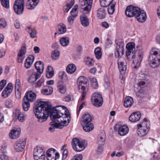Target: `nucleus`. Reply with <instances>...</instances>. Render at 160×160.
<instances>
[{
	"label": "nucleus",
	"mask_w": 160,
	"mask_h": 160,
	"mask_svg": "<svg viewBox=\"0 0 160 160\" xmlns=\"http://www.w3.org/2000/svg\"><path fill=\"white\" fill-rule=\"evenodd\" d=\"M5 106L8 108L12 107V101L11 100H8L6 101Z\"/></svg>",
	"instance_id": "nucleus-58"
},
{
	"label": "nucleus",
	"mask_w": 160,
	"mask_h": 160,
	"mask_svg": "<svg viewBox=\"0 0 160 160\" xmlns=\"http://www.w3.org/2000/svg\"><path fill=\"white\" fill-rule=\"evenodd\" d=\"M141 117V114L139 112L132 113L129 118V120L132 122H136L139 121Z\"/></svg>",
	"instance_id": "nucleus-23"
},
{
	"label": "nucleus",
	"mask_w": 160,
	"mask_h": 160,
	"mask_svg": "<svg viewBox=\"0 0 160 160\" xmlns=\"http://www.w3.org/2000/svg\"><path fill=\"white\" fill-rule=\"evenodd\" d=\"M28 75L29 76L28 81L31 83L34 82L39 78L41 75L38 72H35L33 69H31L28 71Z\"/></svg>",
	"instance_id": "nucleus-10"
},
{
	"label": "nucleus",
	"mask_w": 160,
	"mask_h": 160,
	"mask_svg": "<svg viewBox=\"0 0 160 160\" xmlns=\"http://www.w3.org/2000/svg\"><path fill=\"white\" fill-rule=\"evenodd\" d=\"M92 118L88 113H85L81 120V124L83 130L86 132L91 131L94 128L93 124L91 122Z\"/></svg>",
	"instance_id": "nucleus-4"
},
{
	"label": "nucleus",
	"mask_w": 160,
	"mask_h": 160,
	"mask_svg": "<svg viewBox=\"0 0 160 160\" xmlns=\"http://www.w3.org/2000/svg\"><path fill=\"white\" fill-rule=\"evenodd\" d=\"M0 158L1 160H9L8 156L5 154V152L0 154Z\"/></svg>",
	"instance_id": "nucleus-54"
},
{
	"label": "nucleus",
	"mask_w": 160,
	"mask_h": 160,
	"mask_svg": "<svg viewBox=\"0 0 160 160\" xmlns=\"http://www.w3.org/2000/svg\"><path fill=\"white\" fill-rule=\"evenodd\" d=\"M125 14L128 17H135L137 20L141 22H144L146 20V13L139 8L132 5L128 6L126 9Z\"/></svg>",
	"instance_id": "nucleus-3"
},
{
	"label": "nucleus",
	"mask_w": 160,
	"mask_h": 160,
	"mask_svg": "<svg viewBox=\"0 0 160 160\" xmlns=\"http://www.w3.org/2000/svg\"><path fill=\"white\" fill-rule=\"evenodd\" d=\"M116 3L114 2L110 7L108 8V12L109 14H112L115 11V7L116 5Z\"/></svg>",
	"instance_id": "nucleus-48"
},
{
	"label": "nucleus",
	"mask_w": 160,
	"mask_h": 160,
	"mask_svg": "<svg viewBox=\"0 0 160 160\" xmlns=\"http://www.w3.org/2000/svg\"><path fill=\"white\" fill-rule=\"evenodd\" d=\"M104 86L106 89L108 88L110 86L109 81L107 77L105 79Z\"/></svg>",
	"instance_id": "nucleus-52"
},
{
	"label": "nucleus",
	"mask_w": 160,
	"mask_h": 160,
	"mask_svg": "<svg viewBox=\"0 0 160 160\" xmlns=\"http://www.w3.org/2000/svg\"><path fill=\"white\" fill-rule=\"evenodd\" d=\"M87 143L85 140H79L77 138H73L72 141L73 149L78 152L82 151L87 146Z\"/></svg>",
	"instance_id": "nucleus-6"
},
{
	"label": "nucleus",
	"mask_w": 160,
	"mask_h": 160,
	"mask_svg": "<svg viewBox=\"0 0 160 160\" xmlns=\"http://www.w3.org/2000/svg\"><path fill=\"white\" fill-rule=\"evenodd\" d=\"M75 17H73L72 16H70L68 18V23L72 24L74 20Z\"/></svg>",
	"instance_id": "nucleus-61"
},
{
	"label": "nucleus",
	"mask_w": 160,
	"mask_h": 160,
	"mask_svg": "<svg viewBox=\"0 0 160 160\" xmlns=\"http://www.w3.org/2000/svg\"><path fill=\"white\" fill-rule=\"evenodd\" d=\"M85 63L89 67L92 66L94 65V62L93 59L89 57H88L87 60H85Z\"/></svg>",
	"instance_id": "nucleus-50"
},
{
	"label": "nucleus",
	"mask_w": 160,
	"mask_h": 160,
	"mask_svg": "<svg viewBox=\"0 0 160 160\" xmlns=\"http://www.w3.org/2000/svg\"><path fill=\"white\" fill-rule=\"evenodd\" d=\"M27 30L29 33L30 37L32 38H34L36 36L37 32L36 30L31 27V26L27 27Z\"/></svg>",
	"instance_id": "nucleus-33"
},
{
	"label": "nucleus",
	"mask_w": 160,
	"mask_h": 160,
	"mask_svg": "<svg viewBox=\"0 0 160 160\" xmlns=\"http://www.w3.org/2000/svg\"><path fill=\"white\" fill-rule=\"evenodd\" d=\"M45 155L41 156L39 157H34L35 160H45Z\"/></svg>",
	"instance_id": "nucleus-64"
},
{
	"label": "nucleus",
	"mask_w": 160,
	"mask_h": 160,
	"mask_svg": "<svg viewBox=\"0 0 160 160\" xmlns=\"http://www.w3.org/2000/svg\"><path fill=\"white\" fill-rule=\"evenodd\" d=\"M39 2V0H28L26 2V7L28 9L32 10L38 4Z\"/></svg>",
	"instance_id": "nucleus-20"
},
{
	"label": "nucleus",
	"mask_w": 160,
	"mask_h": 160,
	"mask_svg": "<svg viewBox=\"0 0 160 160\" xmlns=\"http://www.w3.org/2000/svg\"><path fill=\"white\" fill-rule=\"evenodd\" d=\"M2 6L6 9L9 8V0H0Z\"/></svg>",
	"instance_id": "nucleus-41"
},
{
	"label": "nucleus",
	"mask_w": 160,
	"mask_h": 160,
	"mask_svg": "<svg viewBox=\"0 0 160 160\" xmlns=\"http://www.w3.org/2000/svg\"><path fill=\"white\" fill-rule=\"evenodd\" d=\"M76 70V67L75 65L71 64L68 65L66 68L67 72L69 74H72L75 72Z\"/></svg>",
	"instance_id": "nucleus-34"
},
{
	"label": "nucleus",
	"mask_w": 160,
	"mask_h": 160,
	"mask_svg": "<svg viewBox=\"0 0 160 160\" xmlns=\"http://www.w3.org/2000/svg\"><path fill=\"white\" fill-rule=\"evenodd\" d=\"M20 132V129L19 128H13L9 134V136L12 139L17 138L19 136Z\"/></svg>",
	"instance_id": "nucleus-21"
},
{
	"label": "nucleus",
	"mask_w": 160,
	"mask_h": 160,
	"mask_svg": "<svg viewBox=\"0 0 160 160\" xmlns=\"http://www.w3.org/2000/svg\"><path fill=\"white\" fill-rule=\"evenodd\" d=\"M58 89L61 93H65L66 92V86L63 85H59L58 86Z\"/></svg>",
	"instance_id": "nucleus-49"
},
{
	"label": "nucleus",
	"mask_w": 160,
	"mask_h": 160,
	"mask_svg": "<svg viewBox=\"0 0 160 160\" xmlns=\"http://www.w3.org/2000/svg\"><path fill=\"white\" fill-rule=\"evenodd\" d=\"M55 151V150L53 148H51L47 151L46 154L47 156V160H56V158L52 157V155L54 154Z\"/></svg>",
	"instance_id": "nucleus-27"
},
{
	"label": "nucleus",
	"mask_w": 160,
	"mask_h": 160,
	"mask_svg": "<svg viewBox=\"0 0 160 160\" xmlns=\"http://www.w3.org/2000/svg\"><path fill=\"white\" fill-rule=\"evenodd\" d=\"M71 98V96L70 95H68L65 97L64 100L66 102H69L70 101Z\"/></svg>",
	"instance_id": "nucleus-63"
},
{
	"label": "nucleus",
	"mask_w": 160,
	"mask_h": 160,
	"mask_svg": "<svg viewBox=\"0 0 160 160\" xmlns=\"http://www.w3.org/2000/svg\"><path fill=\"white\" fill-rule=\"evenodd\" d=\"M26 48L25 45H23L21 49L19 50L18 54V62L20 63H22L25 57V54L26 52Z\"/></svg>",
	"instance_id": "nucleus-16"
},
{
	"label": "nucleus",
	"mask_w": 160,
	"mask_h": 160,
	"mask_svg": "<svg viewBox=\"0 0 160 160\" xmlns=\"http://www.w3.org/2000/svg\"><path fill=\"white\" fill-rule=\"evenodd\" d=\"M36 98V93L31 91L26 93L23 99L30 102H32L35 101Z\"/></svg>",
	"instance_id": "nucleus-13"
},
{
	"label": "nucleus",
	"mask_w": 160,
	"mask_h": 160,
	"mask_svg": "<svg viewBox=\"0 0 160 160\" xmlns=\"http://www.w3.org/2000/svg\"><path fill=\"white\" fill-rule=\"evenodd\" d=\"M67 30L66 26L62 23L59 24L58 26V33L59 34L64 33Z\"/></svg>",
	"instance_id": "nucleus-31"
},
{
	"label": "nucleus",
	"mask_w": 160,
	"mask_h": 160,
	"mask_svg": "<svg viewBox=\"0 0 160 160\" xmlns=\"http://www.w3.org/2000/svg\"><path fill=\"white\" fill-rule=\"evenodd\" d=\"M138 134L140 137H143L146 135L149 131L148 129L138 127Z\"/></svg>",
	"instance_id": "nucleus-32"
},
{
	"label": "nucleus",
	"mask_w": 160,
	"mask_h": 160,
	"mask_svg": "<svg viewBox=\"0 0 160 160\" xmlns=\"http://www.w3.org/2000/svg\"><path fill=\"white\" fill-rule=\"evenodd\" d=\"M94 53L96 58L98 59H100L102 56L101 48L100 47L96 48L94 50Z\"/></svg>",
	"instance_id": "nucleus-39"
},
{
	"label": "nucleus",
	"mask_w": 160,
	"mask_h": 160,
	"mask_svg": "<svg viewBox=\"0 0 160 160\" xmlns=\"http://www.w3.org/2000/svg\"><path fill=\"white\" fill-rule=\"evenodd\" d=\"M133 102L132 98L130 97H127L125 99L124 105L126 108H128L131 106Z\"/></svg>",
	"instance_id": "nucleus-29"
},
{
	"label": "nucleus",
	"mask_w": 160,
	"mask_h": 160,
	"mask_svg": "<svg viewBox=\"0 0 160 160\" xmlns=\"http://www.w3.org/2000/svg\"><path fill=\"white\" fill-rule=\"evenodd\" d=\"M93 2V0H79L80 10L83 14L80 16V20L83 26L87 27L89 25V19L85 14H88L90 12Z\"/></svg>",
	"instance_id": "nucleus-2"
},
{
	"label": "nucleus",
	"mask_w": 160,
	"mask_h": 160,
	"mask_svg": "<svg viewBox=\"0 0 160 160\" xmlns=\"http://www.w3.org/2000/svg\"><path fill=\"white\" fill-rule=\"evenodd\" d=\"M6 84V81L2 80L0 82V91L4 88Z\"/></svg>",
	"instance_id": "nucleus-55"
},
{
	"label": "nucleus",
	"mask_w": 160,
	"mask_h": 160,
	"mask_svg": "<svg viewBox=\"0 0 160 160\" xmlns=\"http://www.w3.org/2000/svg\"><path fill=\"white\" fill-rule=\"evenodd\" d=\"M124 48L123 43L121 42V43L119 42L116 49L115 55L116 58H118L119 57L122 55L124 53Z\"/></svg>",
	"instance_id": "nucleus-17"
},
{
	"label": "nucleus",
	"mask_w": 160,
	"mask_h": 160,
	"mask_svg": "<svg viewBox=\"0 0 160 160\" xmlns=\"http://www.w3.org/2000/svg\"><path fill=\"white\" fill-rule=\"evenodd\" d=\"M78 8V5H76L74 6L71 12V16H72L75 18L77 17L78 13V12L77 11Z\"/></svg>",
	"instance_id": "nucleus-45"
},
{
	"label": "nucleus",
	"mask_w": 160,
	"mask_h": 160,
	"mask_svg": "<svg viewBox=\"0 0 160 160\" xmlns=\"http://www.w3.org/2000/svg\"><path fill=\"white\" fill-rule=\"evenodd\" d=\"M78 83V85H80V86L82 84L85 85L88 82V79L85 77L81 76L79 77L77 80Z\"/></svg>",
	"instance_id": "nucleus-35"
},
{
	"label": "nucleus",
	"mask_w": 160,
	"mask_h": 160,
	"mask_svg": "<svg viewBox=\"0 0 160 160\" xmlns=\"http://www.w3.org/2000/svg\"><path fill=\"white\" fill-rule=\"evenodd\" d=\"M91 100L93 105L97 107L101 106L103 102L102 97L98 93H94L92 97Z\"/></svg>",
	"instance_id": "nucleus-9"
},
{
	"label": "nucleus",
	"mask_w": 160,
	"mask_h": 160,
	"mask_svg": "<svg viewBox=\"0 0 160 160\" xmlns=\"http://www.w3.org/2000/svg\"><path fill=\"white\" fill-rule=\"evenodd\" d=\"M44 79L41 78L35 84V87L37 88H40L41 85L44 83Z\"/></svg>",
	"instance_id": "nucleus-51"
},
{
	"label": "nucleus",
	"mask_w": 160,
	"mask_h": 160,
	"mask_svg": "<svg viewBox=\"0 0 160 160\" xmlns=\"http://www.w3.org/2000/svg\"><path fill=\"white\" fill-rule=\"evenodd\" d=\"M59 78L62 80L63 81H66L68 79V78L65 72H60L59 74Z\"/></svg>",
	"instance_id": "nucleus-46"
},
{
	"label": "nucleus",
	"mask_w": 160,
	"mask_h": 160,
	"mask_svg": "<svg viewBox=\"0 0 160 160\" xmlns=\"http://www.w3.org/2000/svg\"><path fill=\"white\" fill-rule=\"evenodd\" d=\"M53 74L54 71L53 68L50 66H48L46 74L47 77L50 78L53 76Z\"/></svg>",
	"instance_id": "nucleus-36"
},
{
	"label": "nucleus",
	"mask_w": 160,
	"mask_h": 160,
	"mask_svg": "<svg viewBox=\"0 0 160 160\" xmlns=\"http://www.w3.org/2000/svg\"><path fill=\"white\" fill-rule=\"evenodd\" d=\"M24 0H16L13 7L15 12L18 15L22 14L24 10Z\"/></svg>",
	"instance_id": "nucleus-8"
},
{
	"label": "nucleus",
	"mask_w": 160,
	"mask_h": 160,
	"mask_svg": "<svg viewBox=\"0 0 160 160\" xmlns=\"http://www.w3.org/2000/svg\"><path fill=\"white\" fill-rule=\"evenodd\" d=\"M15 93L19 94L21 89L20 81L19 79H17L15 85Z\"/></svg>",
	"instance_id": "nucleus-38"
},
{
	"label": "nucleus",
	"mask_w": 160,
	"mask_h": 160,
	"mask_svg": "<svg viewBox=\"0 0 160 160\" xmlns=\"http://www.w3.org/2000/svg\"><path fill=\"white\" fill-rule=\"evenodd\" d=\"M105 133L104 132H102L99 134L98 138V143L99 145H104L105 140Z\"/></svg>",
	"instance_id": "nucleus-28"
},
{
	"label": "nucleus",
	"mask_w": 160,
	"mask_h": 160,
	"mask_svg": "<svg viewBox=\"0 0 160 160\" xmlns=\"http://www.w3.org/2000/svg\"><path fill=\"white\" fill-rule=\"evenodd\" d=\"M82 155L81 154L76 155L74 156L71 160H82Z\"/></svg>",
	"instance_id": "nucleus-53"
},
{
	"label": "nucleus",
	"mask_w": 160,
	"mask_h": 160,
	"mask_svg": "<svg viewBox=\"0 0 160 160\" xmlns=\"http://www.w3.org/2000/svg\"><path fill=\"white\" fill-rule=\"evenodd\" d=\"M68 153V151L67 149L65 150L63 153L62 160H64L67 158Z\"/></svg>",
	"instance_id": "nucleus-60"
},
{
	"label": "nucleus",
	"mask_w": 160,
	"mask_h": 160,
	"mask_svg": "<svg viewBox=\"0 0 160 160\" xmlns=\"http://www.w3.org/2000/svg\"><path fill=\"white\" fill-rule=\"evenodd\" d=\"M33 111L38 121L42 122L47 119L51 113L52 122L50 124L52 126L49 130L54 131L55 128L62 129L68 125L70 120V114L67 108L64 106H57L51 109V106L46 102L40 101L35 103Z\"/></svg>",
	"instance_id": "nucleus-1"
},
{
	"label": "nucleus",
	"mask_w": 160,
	"mask_h": 160,
	"mask_svg": "<svg viewBox=\"0 0 160 160\" xmlns=\"http://www.w3.org/2000/svg\"><path fill=\"white\" fill-rule=\"evenodd\" d=\"M34 57L33 55H29L27 58V61L30 62L32 64L34 60Z\"/></svg>",
	"instance_id": "nucleus-56"
},
{
	"label": "nucleus",
	"mask_w": 160,
	"mask_h": 160,
	"mask_svg": "<svg viewBox=\"0 0 160 160\" xmlns=\"http://www.w3.org/2000/svg\"><path fill=\"white\" fill-rule=\"evenodd\" d=\"M143 53L142 50L139 49L138 52V58L137 61L133 60L132 62L133 63H136V65L134 66L135 69L138 68L139 66L142 59L143 58Z\"/></svg>",
	"instance_id": "nucleus-18"
},
{
	"label": "nucleus",
	"mask_w": 160,
	"mask_h": 160,
	"mask_svg": "<svg viewBox=\"0 0 160 160\" xmlns=\"http://www.w3.org/2000/svg\"><path fill=\"white\" fill-rule=\"evenodd\" d=\"M53 91V88L51 87L46 86L42 90L41 92L44 95H48L51 94Z\"/></svg>",
	"instance_id": "nucleus-30"
},
{
	"label": "nucleus",
	"mask_w": 160,
	"mask_h": 160,
	"mask_svg": "<svg viewBox=\"0 0 160 160\" xmlns=\"http://www.w3.org/2000/svg\"><path fill=\"white\" fill-rule=\"evenodd\" d=\"M135 44L133 42L128 43L127 44L126 48V55L129 60L133 59L135 57L136 52L135 50Z\"/></svg>",
	"instance_id": "nucleus-7"
},
{
	"label": "nucleus",
	"mask_w": 160,
	"mask_h": 160,
	"mask_svg": "<svg viewBox=\"0 0 160 160\" xmlns=\"http://www.w3.org/2000/svg\"><path fill=\"white\" fill-rule=\"evenodd\" d=\"M137 126L140 128H143L148 129L149 130L150 126L149 120L146 118H144L140 123L137 124Z\"/></svg>",
	"instance_id": "nucleus-24"
},
{
	"label": "nucleus",
	"mask_w": 160,
	"mask_h": 160,
	"mask_svg": "<svg viewBox=\"0 0 160 160\" xmlns=\"http://www.w3.org/2000/svg\"><path fill=\"white\" fill-rule=\"evenodd\" d=\"M35 67L39 73L40 75L43 72L44 69V63L41 61H38L36 62L35 65Z\"/></svg>",
	"instance_id": "nucleus-25"
},
{
	"label": "nucleus",
	"mask_w": 160,
	"mask_h": 160,
	"mask_svg": "<svg viewBox=\"0 0 160 160\" xmlns=\"http://www.w3.org/2000/svg\"><path fill=\"white\" fill-rule=\"evenodd\" d=\"M74 3L72 2L70 3L67 4L63 8V11L66 12H67L69 11V10L72 8V6L73 5Z\"/></svg>",
	"instance_id": "nucleus-47"
},
{
	"label": "nucleus",
	"mask_w": 160,
	"mask_h": 160,
	"mask_svg": "<svg viewBox=\"0 0 160 160\" xmlns=\"http://www.w3.org/2000/svg\"><path fill=\"white\" fill-rule=\"evenodd\" d=\"M91 84L93 88L96 89L98 88V84L97 80L95 78H92L90 79Z\"/></svg>",
	"instance_id": "nucleus-42"
},
{
	"label": "nucleus",
	"mask_w": 160,
	"mask_h": 160,
	"mask_svg": "<svg viewBox=\"0 0 160 160\" xmlns=\"http://www.w3.org/2000/svg\"><path fill=\"white\" fill-rule=\"evenodd\" d=\"M118 68L121 74H124L127 68L126 60L124 58H121L118 59Z\"/></svg>",
	"instance_id": "nucleus-12"
},
{
	"label": "nucleus",
	"mask_w": 160,
	"mask_h": 160,
	"mask_svg": "<svg viewBox=\"0 0 160 160\" xmlns=\"http://www.w3.org/2000/svg\"><path fill=\"white\" fill-rule=\"evenodd\" d=\"M89 84L88 82L85 85L82 84L80 86L78 85V88L79 91L82 94V98L81 99V101H83L85 98L86 93L88 90Z\"/></svg>",
	"instance_id": "nucleus-14"
},
{
	"label": "nucleus",
	"mask_w": 160,
	"mask_h": 160,
	"mask_svg": "<svg viewBox=\"0 0 160 160\" xmlns=\"http://www.w3.org/2000/svg\"><path fill=\"white\" fill-rule=\"evenodd\" d=\"M33 154L34 158L39 157L45 155V152L41 147H36L34 149Z\"/></svg>",
	"instance_id": "nucleus-22"
},
{
	"label": "nucleus",
	"mask_w": 160,
	"mask_h": 160,
	"mask_svg": "<svg viewBox=\"0 0 160 160\" xmlns=\"http://www.w3.org/2000/svg\"><path fill=\"white\" fill-rule=\"evenodd\" d=\"M32 65V64H31L30 62H29L28 61H27L26 59L25 60L24 63L25 67L26 68L28 69L29 68L31 67Z\"/></svg>",
	"instance_id": "nucleus-62"
},
{
	"label": "nucleus",
	"mask_w": 160,
	"mask_h": 160,
	"mask_svg": "<svg viewBox=\"0 0 160 160\" xmlns=\"http://www.w3.org/2000/svg\"><path fill=\"white\" fill-rule=\"evenodd\" d=\"M59 54L60 53L59 51L55 50L52 52L51 56L53 59L56 60L58 58Z\"/></svg>",
	"instance_id": "nucleus-44"
},
{
	"label": "nucleus",
	"mask_w": 160,
	"mask_h": 160,
	"mask_svg": "<svg viewBox=\"0 0 160 160\" xmlns=\"http://www.w3.org/2000/svg\"><path fill=\"white\" fill-rule=\"evenodd\" d=\"M30 103L29 102L23 99L22 106L23 109L24 111H27L28 110L30 107Z\"/></svg>",
	"instance_id": "nucleus-40"
},
{
	"label": "nucleus",
	"mask_w": 160,
	"mask_h": 160,
	"mask_svg": "<svg viewBox=\"0 0 160 160\" xmlns=\"http://www.w3.org/2000/svg\"><path fill=\"white\" fill-rule=\"evenodd\" d=\"M150 66L153 68L158 67L160 64V54L157 51L152 49L150 52L148 57Z\"/></svg>",
	"instance_id": "nucleus-5"
},
{
	"label": "nucleus",
	"mask_w": 160,
	"mask_h": 160,
	"mask_svg": "<svg viewBox=\"0 0 160 160\" xmlns=\"http://www.w3.org/2000/svg\"><path fill=\"white\" fill-rule=\"evenodd\" d=\"M11 89H8L7 88H5L2 93V96L4 98H6L12 92Z\"/></svg>",
	"instance_id": "nucleus-43"
},
{
	"label": "nucleus",
	"mask_w": 160,
	"mask_h": 160,
	"mask_svg": "<svg viewBox=\"0 0 160 160\" xmlns=\"http://www.w3.org/2000/svg\"><path fill=\"white\" fill-rule=\"evenodd\" d=\"M103 151V148L102 145H99L97 149V151L98 154H100Z\"/></svg>",
	"instance_id": "nucleus-59"
},
{
	"label": "nucleus",
	"mask_w": 160,
	"mask_h": 160,
	"mask_svg": "<svg viewBox=\"0 0 160 160\" xmlns=\"http://www.w3.org/2000/svg\"><path fill=\"white\" fill-rule=\"evenodd\" d=\"M25 117L23 114L19 109H16L13 115V120L15 121L18 119L20 122H23L25 120Z\"/></svg>",
	"instance_id": "nucleus-19"
},
{
	"label": "nucleus",
	"mask_w": 160,
	"mask_h": 160,
	"mask_svg": "<svg viewBox=\"0 0 160 160\" xmlns=\"http://www.w3.org/2000/svg\"><path fill=\"white\" fill-rule=\"evenodd\" d=\"M26 145L25 141L18 140L14 146L15 149L18 152L22 151Z\"/></svg>",
	"instance_id": "nucleus-15"
},
{
	"label": "nucleus",
	"mask_w": 160,
	"mask_h": 160,
	"mask_svg": "<svg viewBox=\"0 0 160 160\" xmlns=\"http://www.w3.org/2000/svg\"><path fill=\"white\" fill-rule=\"evenodd\" d=\"M60 44L63 47L67 46L69 44V39L68 37H62L59 40Z\"/></svg>",
	"instance_id": "nucleus-37"
},
{
	"label": "nucleus",
	"mask_w": 160,
	"mask_h": 160,
	"mask_svg": "<svg viewBox=\"0 0 160 160\" xmlns=\"http://www.w3.org/2000/svg\"><path fill=\"white\" fill-rule=\"evenodd\" d=\"M100 5L102 7L99 8L97 10V15L98 17L100 19L105 18L106 16V11L104 7H106L108 4L106 5L105 3L102 2L101 0H100Z\"/></svg>",
	"instance_id": "nucleus-11"
},
{
	"label": "nucleus",
	"mask_w": 160,
	"mask_h": 160,
	"mask_svg": "<svg viewBox=\"0 0 160 160\" xmlns=\"http://www.w3.org/2000/svg\"><path fill=\"white\" fill-rule=\"evenodd\" d=\"M129 128L126 125L120 126L118 129V132L119 134L123 136L126 135L128 132Z\"/></svg>",
	"instance_id": "nucleus-26"
},
{
	"label": "nucleus",
	"mask_w": 160,
	"mask_h": 160,
	"mask_svg": "<svg viewBox=\"0 0 160 160\" xmlns=\"http://www.w3.org/2000/svg\"><path fill=\"white\" fill-rule=\"evenodd\" d=\"M6 25V22L4 19H2L0 20V28H4Z\"/></svg>",
	"instance_id": "nucleus-57"
}]
</instances>
